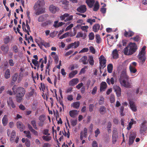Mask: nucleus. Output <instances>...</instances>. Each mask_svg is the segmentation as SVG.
Wrapping results in <instances>:
<instances>
[{
    "instance_id": "obj_32",
    "label": "nucleus",
    "mask_w": 147,
    "mask_h": 147,
    "mask_svg": "<svg viewBox=\"0 0 147 147\" xmlns=\"http://www.w3.org/2000/svg\"><path fill=\"white\" fill-rule=\"evenodd\" d=\"M115 80L113 77H112L110 79L107 78V83L110 85L111 84H114Z\"/></svg>"
},
{
    "instance_id": "obj_43",
    "label": "nucleus",
    "mask_w": 147,
    "mask_h": 147,
    "mask_svg": "<svg viewBox=\"0 0 147 147\" xmlns=\"http://www.w3.org/2000/svg\"><path fill=\"white\" fill-rule=\"evenodd\" d=\"M81 25H80V24H78L76 26V27H75V28H74V34H69V35L70 36H75L76 34V31H75V28H76V29H79L80 28H81Z\"/></svg>"
},
{
    "instance_id": "obj_33",
    "label": "nucleus",
    "mask_w": 147,
    "mask_h": 147,
    "mask_svg": "<svg viewBox=\"0 0 147 147\" xmlns=\"http://www.w3.org/2000/svg\"><path fill=\"white\" fill-rule=\"evenodd\" d=\"M80 105L79 102H76L73 103L71 104V106L74 108L78 109L79 108Z\"/></svg>"
},
{
    "instance_id": "obj_28",
    "label": "nucleus",
    "mask_w": 147,
    "mask_h": 147,
    "mask_svg": "<svg viewBox=\"0 0 147 147\" xmlns=\"http://www.w3.org/2000/svg\"><path fill=\"white\" fill-rule=\"evenodd\" d=\"M86 2L90 7H93L94 3V0H86Z\"/></svg>"
},
{
    "instance_id": "obj_38",
    "label": "nucleus",
    "mask_w": 147,
    "mask_h": 147,
    "mask_svg": "<svg viewBox=\"0 0 147 147\" xmlns=\"http://www.w3.org/2000/svg\"><path fill=\"white\" fill-rule=\"evenodd\" d=\"M136 123V121H134L133 119H131V121L129 123V125L127 127V129L128 130H129L131 127L132 125L134 124H135Z\"/></svg>"
},
{
    "instance_id": "obj_30",
    "label": "nucleus",
    "mask_w": 147,
    "mask_h": 147,
    "mask_svg": "<svg viewBox=\"0 0 147 147\" xmlns=\"http://www.w3.org/2000/svg\"><path fill=\"white\" fill-rule=\"evenodd\" d=\"M7 103L8 106H11L13 108L15 107V106L14 105L11 98L9 97L8 100L7 101Z\"/></svg>"
},
{
    "instance_id": "obj_44",
    "label": "nucleus",
    "mask_w": 147,
    "mask_h": 147,
    "mask_svg": "<svg viewBox=\"0 0 147 147\" xmlns=\"http://www.w3.org/2000/svg\"><path fill=\"white\" fill-rule=\"evenodd\" d=\"M77 73L78 71L77 70H75L74 71H72L69 74V77L70 78H73L76 74H77Z\"/></svg>"
},
{
    "instance_id": "obj_25",
    "label": "nucleus",
    "mask_w": 147,
    "mask_h": 147,
    "mask_svg": "<svg viewBox=\"0 0 147 147\" xmlns=\"http://www.w3.org/2000/svg\"><path fill=\"white\" fill-rule=\"evenodd\" d=\"M107 84L105 82H102L100 84V91H104L107 88Z\"/></svg>"
},
{
    "instance_id": "obj_39",
    "label": "nucleus",
    "mask_w": 147,
    "mask_h": 147,
    "mask_svg": "<svg viewBox=\"0 0 147 147\" xmlns=\"http://www.w3.org/2000/svg\"><path fill=\"white\" fill-rule=\"evenodd\" d=\"M107 71L109 73H111L113 69V65L112 64H109L107 67Z\"/></svg>"
},
{
    "instance_id": "obj_45",
    "label": "nucleus",
    "mask_w": 147,
    "mask_h": 147,
    "mask_svg": "<svg viewBox=\"0 0 147 147\" xmlns=\"http://www.w3.org/2000/svg\"><path fill=\"white\" fill-rule=\"evenodd\" d=\"M32 62L35 66L37 67V68L38 69L39 67V62L37 61V60L32 59Z\"/></svg>"
},
{
    "instance_id": "obj_52",
    "label": "nucleus",
    "mask_w": 147,
    "mask_h": 147,
    "mask_svg": "<svg viewBox=\"0 0 147 147\" xmlns=\"http://www.w3.org/2000/svg\"><path fill=\"white\" fill-rule=\"evenodd\" d=\"M23 77V74L22 73H20L19 76H18V82L19 83L22 80Z\"/></svg>"
},
{
    "instance_id": "obj_15",
    "label": "nucleus",
    "mask_w": 147,
    "mask_h": 147,
    "mask_svg": "<svg viewBox=\"0 0 147 147\" xmlns=\"http://www.w3.org/2000/svg\"><path fill=\"white\" fill-rule=\"evenodd\" d=\"M79 42H75L74 43L69 44L68 46V49L70 48H76L79 46Z\"/></svg>"
},
{
    "instance_id": "obj_8",
    "label": "nucleus",
    "mask_w": 147,
    "mask_h": 147,
    "mask_svg": "<svg viewBox=\"0 0 147 147\" xmlns=\"http://www.w3.org/2000/svg\"><path fill=\"white\" fill-rule=\"evenodd\" d=\"M59 18L61 20H64L65 22H67L72 20L73 18V16L69 15L68 13H65L60 16Z\"/></svg>"
},
{
    "instance_id": "obj_35",
    "label": "nucleus",
    "mask_w": 147,
    "mask_h": 147,
    "mask_svg": "<svg viewBox=\"0 0 147 147\" xmlns=\"http://www.w3.org/2000/svg\"><path fill=\"white\" fill-rule=\"evenodd\" d=\"M134 34V32L131 31H129L128 32H127L126 31H125L124 33V35L126 37H129L132 36Z\"/></svg>"
},
{
    "instance_id": "obj_21",
    "label": "nucleus",
    "mask_w": 147,
    "mask_h": 147,
    "mask_svg": "<svg viewBox=\"0 0 147 147\" xmlns=\"http://www.w3.org/2000/svg\"><path fill=\"white\" fill-rule=\"evenodd\" d=\"M1 48L5 54L7 53L9 49L8 46L3 45L1 46Z\"/></svg>"
},
{
    "instance_id": "obj_49",
    "label": "nucleus",
    "mask_w": 147,
    "mask_h": 147,
    "mask_svg": "<svg viewBox=\"0 0 147 147\" xmlns=\"http://www.w3.org/2000/svg\"><path fill=\"white\" fill-rule=\"evenodd\" d=\"M99 8V5L98 3V1H96L94 4V11H97Z\"/></svg>"
},
{
    "instance_id": "obj_18",
    "label": "nucleus",
    "mask_w": 147,
    "mask_h": 147,
    "mask_svg": "<svg viewBox=\"0 0 147 147\" xmlns=\"http://www.w3.org/2000/svg\"><path fill=\"white\" fill-rule=\"evenodd\" d=\"M59 3L62 4V6L65 9H67L69 5V2L66 0H62Z\"/></svg>"
},
{
    "instance_id": "obj_59",
    "label": "nucleus",
    "mask_w": 147,
    "mask_h": 147,
    "mask_svg": "<svg viewBox=\"0 0 147 147\" xmlns=\"http://www.w3.org/2000/svg\"><path fill=\"white\" fill-rule=\"evenodd\" d=\"M87 22L89 23L91 25H92L93 23L95 22V19H88L87 20Z\"/></svg>"
},
{
    "instance_id": "obj_64",
    "label": "nucleus",
    "mask_w": 147,
    "mask_h": 147,
    "mask_svg": "<svg viewBox=\"0 0 147 147\" xmlns=\"http://www.w3.org/2000/svg\"><path fill=\"white\" fill-rule=\"evenodd\" d=\"M69 35V33L68 32H66L62 36H61L60 38V39H62L64 38H65L67 37Z\"/></svg>"
},
{
    "instance_id": "obj_36",
    "label": "nucleus",
    "mask_w": 147,
    "mask_h": 147,
    "mask_svg": "<svg viewBox=\"0 0 147 147\" xmlns=\"http://www.w3.org/2000/svg\"><path fill=\"white\" fill-rule=\"evenodd\" d=\"M112 55L114 59H117L118 57V51L116 49L114 50L112 53Z\"/></svg>"
},
{
    "instance_id": "obj_56",
    "label": "nucleus",
    "mask_w": 147,
    "mask_h": 147,
    "mask_svg": "<svg viewBox=\"0 0 147 147\" xmlns=\"http://www.w3.org/2000/svg\"><path fill=\"white\" fill-rule=\"evenodd\" d=\"M10 40V38L9 36H6L4 39V43L5 44H8Z\"/></svg>"
},
{
    "instance_id": "obj_42",
    "label": "nucleus",
    "mask_w": 147,
    "mask_h": 147,
    "mask_svg": "<svg viewBox=\"0 0 147 147\" xmlns=\"http://www.w3.org/2000/svg\"><path fill=\"white\" fill-rule=\"evenodd\" d=\"M42 138L43 140L48 142L51 140V137L49 136H42Z\"/></svg>"
},
{
    "instance_id": "obj_57",
    "label": "nucleus",
    "mask_w": 147,
    "mask_h": 147,
    "mask_svg": "<svg viewBox=\"0 0 147 147\" xmlns=\"http://www.w3.org/2000/svg\"><path fill=\"white\" fill-rule=\"evenodd\" d=\"M24 132L26 134V137L29 138H31V134L29 131H25Z\"/></svg>"
},
{
    "instance_id": "obj_29",
    "label": "nucleus",
    "mask_w": 147,
    "mask_h": 147,
    "mask_svg": "<svg viewBox=\"0 0 147 147\" xmlns=\"http://www.w3.org/2000/svg\"><path fill=\"white\" fill-rule=\"evenodd\" d=\"M2 123L4 126H5L8 123V119L7 116L6 115H4L2 120Z\"/></svg>"
},
{
    "instance_id": "obj_53",
    "label": "nucleus",
    "mask_w": 147,
    "mask_h": 147,
    "mask_svg": "<svg viewBox=\"0 0 147 147\" xmlns=\"http://www.w3.org/2000/svg\"><path fill=\"white\" fill-rule=\"evenodd\" d=\"M88 27L87 26H81V29L83 31L87 32Z\"/></svg>"
},
{
    "instance_id": "obj_6",
    "label": "nucleus",
    "mask_w": 147,
    "mask_h": 147,
    "mask_svg": "<svg viewBox=\"0 0 147 147\" xmlns=\"http://www.w3.org/2000/svg\"><path fill=\"white\" fill-rule=\"evenodd\" d=\"M146 47L144 46L141 49L138 55V57L140 62L143 63L145 61L146 57L145 55V49Z\"/></svg>"
},
{
    "instance_id": "obj_10",
    "label": "nucleus",
    "mask_w": 147,
    "mask_h": 147,
    "mask_svg": "<svg viewBox=\"0 0 147 147\" xmlns=\"http://www.w3.org/2000/svg\"><path fill=\"white\" fill-rule=\"evenodd\" d=\"M22 29L24 31L27 33L28 35H30L29 32L30 31V28L28 23V21H26V24L24 22L22 23Z\"/></svg>"
},
{
    "instance_id": "obj_62",
    "label": "nucleus",
    "mask_w": 147,
    "mask_h": 147,
    "mask_svg": "<svg viewBox=\"0 0 147 147\" xmlns=\"http://www.w3.org/2000/svg\"><path fill=\"white\" fill-rule=\"evenodd\" d=\"M110 99L111 103H113L115 101L114 96L113 94H111L110 96Z\"/></svg>"
},
{
    "instance_id": "obj_1",
    "label": "nucleus",
    "mask_w": 147,
    "mask_h": 147,
    "mask_svg": "<svg viewBox=\"0 0 147 147\" xmlns=\"http://www.w3.org/2000/svg\"><path fill=\"white\" fill-rule=\"evenodd\" d=\"M129 77L128 76L125 71L121 72L119 79L121 84L126 88H130L131 87V84L129 82Z\"/></svg>"
},
{
    "instance_id": "obj_19",
    "label": "nucleus",
    "mask_w": 147,
    "mask_h": 147,
    "mask_svg": "<svg viewBox=\"0 0 147 147\" xmlns=\"http://www.w3.org/2000/svg\"><path fill=\"white\" fill-rule=\"evenodd\" d=\"M86 6L84 5H81L77 9L78 11L81 13H84L86 11Z\"/></svg>"
},
{
    "instance_id": "obj_4",
    "label": "nucleus",
    "mask_w": 147,
    "mask_h": 147,
    "mask_svg": "<svg viewBox=\"0 0 147 147\" xmlns=\"http://www.w3.org/2000/svg\"><path fill=\"white\" fill-rule=\"evenodd\" d=\"M16 86L14 85L12 88V90L15 93H17V100L18 102H20L22 100V97H23L25 93V91L24 88L22 87H19L16 91L15 89Z\"/></svg>"
},
{
    "instance_id": "obj_60",
    "label": "nucleus",
    "mask_w": 147,
    "mask_h": 147,
    "mask_svg": "<svg viewBox=\"0 0 147 147\" xmlns=\"http://www.w3.org/2000/svg\"><path fill=\"white\" fill-rule=\"evenodd\" d=\"M31 124L34 128L36 129H37V127L36 126V121H35L34 120H32L31 121Z\"/></svg>"
},
{
    "instance_id": "obj_51",
    "label": "nucleus",
    "mask_w": 147,
    "mask_h": 147,
    "mask_svg": "<svg viewBox=\"0 0 147 147\" xmlns=\"http://www.w3.org/2000/svg\"><path fill=\"white\" fill-rule=\"evenodd\" d=\"M12 49L15 53H18V49L17 46L16 45H13V46L12 47Z\"/></svg>"
},
{
    "instance_id": "obj_61",
    "label": "nucleus",
    "mask_w": 147,
    "mask_h": 147,
    "mask_svg": "<svg viewBox=\"0 0 147 147\" xmlns=\"http://www.w3.org/2000/svg\"><path fill=\"white\" fill-rule=\"evenodd\" d=\"M90 51V52L92 54H94L96 53V51L94 48L92 47L91 46L89 47Z\"/></svg>"
},
{
    "instance_id": "obj_11",
    "label": "nucleus",
    "mask_w": 147,
    "mask_h": 147,
    "mask_svg": "<svg viewBox=\"0 0 147 147\" xmlns=\"http://www.w3.org/2000/svg\"><path fill=\"white\" fill-rule=\"evenodd\" d=\"M59 8L53 5H51L49 7V10L52 13L54 14L59 11Z\"/></svg>"
},
{
    "instance_id": "obj_48",
    "label": "nucleus",
    "mask_w": 147,
    "mask_h": 147,
    "mask_svg": "<svg viewBox=\"0 0 147 147\" xmlns=\"http://www.w3.org/2000/svg\"><path fill=\"white\" fill-rule=\"evenodd\" d=\"M51 22V20H48L45 22L42 23L41 24V26L43 27H44L48 25L49 24H50Z\"/></svg>"
},
{
    "instance_id": "obj_54",
    "label": "nucleus",
    "mask_w": 147,
    "mask_h": 147,
    "mask_svg": "<svg viewBox=\"0 0 147 147\" xmlns=\"http://www.w3.org/2000/svg\"><path fill=\"white\" fill-rule=\"evenodd\" d=\"M95 38L96 40V42L98 43H100L101 41V38L100 36L98 34L96 35Z\"/></svg>"
},
{
    "instance_id": "obj_7",
    "label": "nucleus",
    "mask_w": 147,
    "mask_h": 147,
    "mask_svg": "<svg viewBox=\"0 0 147 147\" xmlns=\"http://www.w3.org/2000/svg\"><path fill=\"white\" fill-rule=\"evenodd\" d=\"M147 130V121L144 120L140 125V132L141 134H144Z\"/></svg>"
},
{
    "instance_id": "obj_17",
    "label": "nucleus",
    "mask_w": 147,
    "mask_h": 147,
    "mask_svg": "<svg viewBox=\"0 0 147 147\" xmlns=\"http://www.w3.org/2000/svg\"><path fill=\"white\" fill-rule=\"evenodd\" d=\"M87 129L86 128H85L83 131H82L80 133V139L82 140L84 137L86 138L87 136Z\"/></svg>"
},
{
    "instance_id": "obj_9",
    "label": "nucleus",
    "mask_w": 147,
    "mask_h": 147,
    "mask_svg": "<svg viewBox=\"0 0 147 147\" xmlns=\"http://www.w3.org/2000/svg\"><path fill=\"white\" fill-rule=\"evenodd\" d=\"M98 59L100 66V68H101L102 67L103 68L106 66V59L103 55L100 56Z\"/></svg>"
},
{
    "instance_id": "obj_22",
    "label": "nucleus",
    "mask_w": 147,
    "mask_h": 147,
    "mask_svg": "<svg viewBox=\"0 0 147 147\" xmlns=\"http://www.w3.org/2000/svg\"><path fill=\"white\" fill-rule=\"evenodd\" d=\"M79 82L78 78H74L70 80L69 82V85L71 86H74L76 84Z\"/></svg>"
},
{
    "instance_id": "obj_37",
    "label": "nucleus",
    "mask_w": 147,
    "mask_h": 147,
    "mask_svg": "<svg viewBox=\"0 0 147 147\" xmlns=\"http://www.w3.org/2000/svg\"><path fill=\"white\" fill-rule=\"evenodd\" d=\"M4 76L5 78L7 79L10 78V71L9 69H7L6 71L5 74Z\"/></svg>"
},
{
    "instance_id": "obj_16",
    "label": "nucleus",
    "mask_w": 147,
    "mask_h": 147,
    "mask_svg": "<svg viewBox=\"0 0 147 147\" xmlns=\"http://www.w3.org/2000/svg\"><path fill=\"white\" fill-rule=\"evenodd\" d=\"M16 125L17 128L20 129V131H22L24 129L25 126L21 122H17L16 123Z\"/></svg>"
},
{
    "instance_id": "obj_26",
    "label": "nucleus",
    "mask_w": 147,
    "mask_h": 147,
    "mask_svg": "<svg viewBox=\"0 0 147 147\" xmlns=\"http://www.w3.org/2000/svg\"><path fill=\"white\" fill-rule=\"evenodd\" d=\"M117 138V132L115 131H113L112 136V142L113 144H115V143Z\"/></svg>"
},
{
    "instance_id": "obj_23",
    "label": "nucleus",
    "mask_w": 147,
    "mask_h": 147,
    "mask_svg": "<svg viewBox=\"0 0 147 147\" xmlns=\"http://www.w3.org/2000/svg\"><path fill=\"white\" fill-rule=\"evenodd\" d=\"M130 107L132 110L136 112L137 110L136 106L134 102L130 101L129 102Z\"/></svg>"
},
{
    "instance_id": "obj_63",
    "label": "nucleus",
    "mask_w": 147,
    "mask_h": 147,
    "mask_svg": "<svg viewBox=\"0 0 147 147\" xmlns=\"http://www.w3.org/2000/svg\"><path fill=\"white\" fill-rule=\"evenodd\" d=\"M26 142H25V144L27 147H29L30 145V141L28 139H26Z\"/></svg>"
},
{
    "instance_id": "obj_27",
    "label": "nucleus",
    "mask_w": 147,
    "mask_h": 147,
    "mask_svg": "<svg viewBox=\"0 0 147 147\" xmlns=\"http://www.w3.org/2000/svg\"><path fill=\"white\" fill-rule=\"evenodd\" d=\"M129 69L130 72L131 74V76H134V75H133L132 74L135 73L137 71V70L135 68V67L132 66L131 65H130L129 67Z\"/></svg>"
},
{
    "instance_id": "obj_41",
    "label": "nucleus",
    "mask_w": 147,
    "mask_h": 147,
    "mask_svg": "<svg viewBox=\"0 0 147 147\" xmlns=\"http://www.w3.org/2000/svg\"><path fill=\"white\" fill-rule=\"evenodd\" d=\"M87 57L86 56H84L82 57L81 60L83 64H87L88 63V61H87Z\"/></svg>"
},
{
    "instance_id": "obj_47",
    "label": "nucleus",
    "mask_w": 147,
    "mask_h": 147,
    "mask_svg": "<svg viewBox=\"0 0 147 147\" xmlns=\"http://www.w3.org/2000/svg\"><path fill=\"white\" fill-rule=\"evenodd\" d=\"M18 78V74L16 73L14 74L12 77V80L14 82L16 81Z\"/></svg>"
},
{
    "instance_id": "obj_40",
    "label": "nucleus",
    "mask_w": 147,
    "mask_h": 147,
    "mask_svg": "<svg viewBox=\"0 0 147 147\" xmlns=\"http://www.w3.org/2000/svg\"><path fill=\"white\" fill-rule=\"evenodd\" d=\"M88 61L89 62L90 65H94V61L93 57L92 56H89V58Z\"/></svg>"
},
{
    "instance_id": "obj_55",
    "label": "nucleus",
    "mask_w": 147,
    "mask_h": 147,
    "mask_svg": "<svg viewBox=\"0 0 147 147\" xmlns=\"http://www.w3.org/2000/svg\"><path fill=\"white\" fill-rule=\"evenodd\" d=\"M8 63L11 66H13L15 64V62L12 59H10L8 61Z\"/></svg>"
},
{
    "instance_id": "obj_13",
    "label": "nucleus",
    "mask_w": 147,
    "mask_h": 147,
    "mask_svg": "<svg viewBox=\"0 0 147 147\" xmlns=\"http://www.w3.org/2000/svg\"><path fill=\"white\" fill-rule=\"evenodd\" d=\"M49 15L47 14H45L40 15L38 18L37 20L39 22H43L45 21L49 17Z\"/></svg>"
},
{
    "instance_id": "obj_12",
    "label": "nucleus",
    "mask_w": 147,
    "mask_h": 147,
    "mask_svg": "<svg viewBox=\"0 0 147 147\" xmlns=\"http://www.w3.org/2000/svg\"><path fill=\"white\" fill-rule=\"evenodd\" d=\"M136 137V134L135 132H132L129 136V145L132 144L134 142L135 139Z\"/></svg>"
},
{
    "instance_id": "obj_20",
    "label": "nucleus",
    "mask_w": 147,
    "mask_h": 147,
    "mask_svg": "<svg viewBox=\"0 0 147 147\" xmlns=\"http://www.w3.org/2000/svg\"><path fill=\"white\" fill-rule=\"evenodd\" d=\"M78 114V111L75 110L70 111L69 112L70 116L73 118H75Z\"/></svg>"
},
{
    "instance_id": "obj_24",
    "label": "nucleus",
    "mask_w": 147,
    "mask_h": 147,
    "mask_svg": "<svg viewBox=\"0 0 147 147\" xmlns=\"http://www.w3.org/2000/svg\"><path fill=\"white\" fill-rule=\"evenodd\" d=\"M65 24V23L64 22H58V21H56L54 22L53 26L55 28H58L61 26Z\"/></svg>"
},
{
    "instance_id": "obj_31",
    "label": "nucleus",
    "mask_w": 147,
    "mask_h": 147,
    "mask_svg": "<svg viewBox=\"0 0 147 147\" xmlns=\"http://www.w3.org/2000/svg\"><path fill=\"white\" fill-rule=\"evenodd\" d=\"M62 133L64 136L67 137L69 138L70 136V133L69 131V129H67L66 131L65 129H64L63 131H62Z\"/></svg>"
},
{
    "instance_id": "obj_14",
    "label": "nucleus",
    "mask_w": 147,
    "mask_h": 147,
    "mask_svg": "<svg viewBox=\"0 0 147 147\" xmlns=\"http://www.w3.org/2000/svg\"><path fill=\"white\" fill-rule=\"evenodd\" d=\"M113 88L116 92L117 97L120 96L121 95V92L120 88L118 86L115 85L114 86Z\"/></svg>"
},
{
    "instance_id": "obj_34",
    "label": "nucleus",
    "mask_w": 147,
    "mask_h": 147,
    "mask_svg": "<svg viewBox=\"0 0 147 147\" xmlns=\"http://www.w3.org/2000/svg\"><path fill=\"white\" fill-rule=\"evenodd\" d=\"M100 28V25L98 24H95L93 28V31L95 32H98Z\"/></svg>"
},
{
    "instance_id": "obj_50",
    "label": "nucleus",
    "mask_w": 147,
    "mask_h": 147,
    "mask_svg": "<svg viewBox=\"0 0 147 147\" xmlns=\"http://www.w3.org/2000/svg\"><path fill=\"white\" fill-rule=\"evenodd\" d=\"M39 119L40 121L44 122L46 119V117L44 115H41L39 117Z\"/></svg>"
},
{
    "instance_id": "obj_46",
    "label": "nucleus",
    "mask_w": 147,
    "mask_h": 147,
    "mask_svg": "<svg viewBox=\"0 0 147 147\" xmlns=\"http://www.w3.org/2000/svg\"><path fill=\"white\" fill-rule=\"evenodd\" d=\"M99 111L101 114H103L105 113L106 109L105 107L102 106L100 107Z\"/></svg>"
},
{
    "instance_id": "obj_5",
    "label": "nucleus",
    "mask_w": 147,
    "mask_h": 147,
    "mask_svg": "<svg viewBox=\"0 0 147 147\" xmlns=\"http://www.w3.org/2000/svg\"><path fill=\"white\" fill-rule=\"evenodd\" d=\"M10 131L8 129L7 131V135L10 137V142L12 143L15 142L16 143H17L18 142L19 138L18 136H17L16 138V133L14 130H13L11 134H10Z\"/></svg>"
},
{
    "instance_id": "obj_58",
    "label": "nucleus",
    "mask_w": 147,
    "mask_h": 147,
    "mask_svg": "<svg viewBox=\"0 0 147 147\" xmlns=\"http://www.w3.org/2000/svg\"><path fill=\"white\" fill-rule=\"evenodd\" d=\"M89 39L90 40H93L94 37V35L93 33L91 32L90 33L89 35Z\"/></svg>"
},
{
    "instance_id": "obj_2",
    "label": "nucleus",
    "mask_w": 147,
    "mask_h": 147,
    "mask_svg": "<svg viewBox=\"0 0 147 147\" xmlns=\"http://www.w3.org/2000/svg\"><path fill=\"white\" fill-rule=\"evenodd\" d=\"M44 5L45 2L43 0H38L35 3L34 6V9L36 15H38L45 12Z\"/></svg>"
},
{
    "instance_id": "obj_3",
    "label": "nucleus",
    "mask_w": 147,
    "mask_h": 147,
    "mask_svg": "<svg viewBox=\"0 0 147 147\" xmlns=\"http://www.w3.org/2000/svg\"><path fill=\"white\" fill-rule=\"evenodd\" d=\"M137 49L136 45L135 43L131 42L124 49V54L128 55H131L136 52Z\"/></svg>"
}]
</instances>
